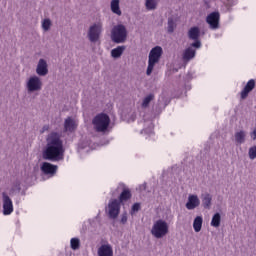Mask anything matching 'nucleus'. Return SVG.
Returning <instances> with one entry per match:
<instances>
[{"mask_svg": "<svg viewBox=\"0 0 256 256\" xmlns=\"http://www.w3.org/2000/svg\"><path fill=\"white\" fill-rule=\"evenodd\" d=\"M47 144L42 153L43 159L46 161H61L65 155L63 141L57 132H52L46 139Z\"/></svg>", "mask_w": 256, "mask_h": 256, "instance_id": "nucleus-1", "label": "nucleus"}, {"mask_svg": "<svg viewBox=\"0 0 256 256\" xmlns=\"http://www.w3.org/2000/svg\"><path fill=\"white\" fill-rule=\"evenodd\" d=\"M111 118L105 113L96 115L92 120V125L97 133H105L109 129Z\"/></svg>", "mask_w": 256, "mask_h": 256, "instance_id": "nucleus-2", "label": "nucleus"}, {"mask_svg": "<svg viewBox=\"0 0 256 256\" xmlns=\"http://www.w3.org/2000/svg\"><path fill=\"white\" fill-rule=\"evenodd\" d=\"M169 233V224L167 221L163 219H159L154 222L152 229H151V235L155 237L156 239H163L165 235Z\"/></svg>", "mask_w": 256, "mask_h": 256, "instance_id": "nucleus-3", "label": "nucleus"}, {"mask_svg": "<svg viewBox=\"0 0 256 256\" xmlns=\"http://www.w3.org/2000/svg\"><path fill=\"white\" fill-rule=\"evenodd\" d=\"M161 55H163V48H161V46H156L150 51L146 75H151V73H153L155 64L159 63Z\"/></svg>", "mask_w": 256, "mask_h": 256, "instance_id": "nucleus-4", "label": "nucleus"}, {"mask_svg": "<svg viewBox=\"0 0 256 256\" xmlns=\"http://www.w3.org/2000/svg\"><path fill=\"white\" fill-rule=\"evenodd\" d=\"M111 39L114 43H125L127 39V29L123 25L114 26Z\"/></svg>", "mask_w": 256, "mask_h": 256, "instance_id": "nucleus-5", "label": "nucleus"}, {"mask_svg": "<svg viewBox=\"0 0 256 256\" xmlns=\"http://www.w3.org/2000/svg\"><path fill=\"white\" fill-rule=\"evenodd\" d=\"M121 213V204L118 199H112L108 203V215L110 219H117Z\"/></svg>", "mask_w": 256, "mask_h": 256, "instance_id": "nucleus-6", "label": "nucleus"}, {"mask_svg": "<svg viewBox=\"0 0 256 256\" xmlns=\"http://www.w3.org/2000/svg\"><path fill=\"white\" fill-rule=\"evenodd\" d=\"M101 31H103V25L99 22L90 27L88 32V37L91 43H95L99 41V36L101 35Z\"/></svg>", "mask_w": 256, "mask_h": 256, "instance_id": "nucleus-7", "label": "nucleus"}, {"mask_svg": "<svg viewBox=\"0 0 256 256\" xmlns=\"http://www.w3.org/2000/svg\"><path fill=\"white\" fill-rule=\"evenodd\" d=\"M26 87L29 93L41 91V88L43 87V82H41V79L39 77L33 76L29 78Z\"/></svg>", "mask_w": 256, "mask_h": 256, "instance_id": "nucleus-8", "label": "nucleus"}, {"mask_svg": "<svg viewBox=\"0 0 256 256\" xmlns=\"http://www.w3.org/2000/svg\"><path fill=\"white\" fill-rule=\"evenodd\" d=\"M3 215H11L13 213V200L7 195V192L2 193Z\"/></svg>", "mask_w": 256, "mask_h": 256, "instance_id": "nucleus-9", "label": "nucleus"}, {"mask_svg": "<svg viewBox=\"0 0 256 256\" xmlns=\"http://www.w3.org/2000/svg\"><path fill=\"white\" fill-rule=\"evenodd\" d=\"M220 17L221 15L219 14V12H212L207 16L206 22L208 23V25H210L211 29H219Z\"/></svg>", "mask_w": 256, "mask_h": 256, "instance_id": "nucleus-10", "label": "nucleus"}, {"mask_svg": "<svg viewBox=\"0 0 256 256\" xmlns=\"http://www.w3.org/2000/svg\"><path fill=\"white\" fill-rule=\"evenodd\" d=\"M253 89H255V79H250L240 92L241 99H247V97H249V94L251 93V91H253Z\"/></svg>", "mask_w": 256, "mask_h": 256, "instance_id": "nucleus-11", "label": "nucleus"}, {"mask_svg": "<svg viewBox=\"0 0 256 256\" xmlns=\"http://www.w3.org/2000/svg\"><path fill=\"white\" fill-rule=\"evenodd\" d=\"M199 205H201V200H199V197L193 194L189 195L186 203V209H188V211H193V209H197Z\"/></svg>", "mask_w": 256, "mask_h": 256, "instance_id": "nucleus-12", "label": "nucleus"}, {"mask_svg": "<svg viewBox=\"0 0 256 256\" xmlns=\"http://www.w3.org/2000/svg\"><path fill=\"white\" fill-rule=\"evenodd\" d=\"M57 169V165H53L49 162H44L41 166L42 173H44V175H51L52 177L57 173Z\"/></svg>", "mask_w": 256, "mask_h": 256, "instance_id": "nucleus-13", "label": "nucleus"}, {"mask_svg": "<svg viewBox=\"0 0 256 256\" xmlns=\"http://www.w3.org/2000/svg\"><path fill=\"white\" fill-rule=\"evenodd\" d=\"M98 256H113V246H111V244L107 243V244H102L99 248H98Z\"/></svg>", "mask_w": 256, "mask_h": 256, "instance_id": "nucleus-14", "label": "nucleus"}, {"mask_svg": "<svg viewBox=\"0 0 256 256\" xmlns=\"http://www.w3.org/2000/svg\"><path fill=\"white\" fill-rule=\"evenodd\" d=\"M75 129H77V122L71 117L66 118L64 122V131L73 133Z\"/></svg>", "mask_w": 256, "mask_h": 256, "instance_id": "nucleus-15", "label": "nucleus"}, {"mask_svg": "<svg viewBox=\"0 0 256 256\" xmlns=\"http://www.w3.org/2000/svg\"><path fill=\"white\" fill-rule=\"evenodd\" d=\"M36 73L42 77L49 73V70L47 69V62L45 60H39Z\"/></svg>", "mask_w": 256, "mask_h": 256, "instance_id": "nucleus-16", "label": "nucleus"}, {"mask_svg": "<svg viewBox=\"0 0 256 256\" xmlns=\"http://www.w3.org/2000/svg\"><path fill=\"white\" fill-rule=\"evenodd\" d=\"M188 37L192 41H197L199 39V37H201V30H199V27L194 26V27L190 28L188 31Z\"/></svg>", "mask_w": 256, "mask_h": 256, "instance_id": "nucleus-17", "label": "nucleus"}, {"mask_svg": "<svg viewBox=\"0 0 256 256\" xmlns=\"http://www.w3.org/2000/svg\"><path fill=\"white\" fill-rule=\"evenodd\" d=\"M131 197H132L131 190L129 188H124L118 198V201L120 202V204L125 203V201H129Z\"/></svg>", "mask_w": 256, "mask_h": 256, "instance_id": "nucleus-18", "label": "nucleus"}, {"mask_svg": "<svg viewBox=\"0 0 256 256\" xmlns=\"http://www.w3.org/2000/svg\"><path fill=\"white\" fill-rule=\"evenodd\" d=\"M195 49L189 47L186 48L184 53H183V60L184 61H191V59H193L195 57Z\"/></svg>", "mask_w": 256, "mask_h": 256, "instance_id": "nucleus-19", "label": "nucleus"}, {"mask_svg": "<svg viewBox=\"0 0 256 256\" xmlns=\"http://www.w3.org/2000/svg\"><path fill=\"white\" fill-rule=\"evenodd\" d=\"M202 227H203V217L197 216L193 222V229H194L195 233H199V231H201Z\"/></svg>", "mask_w": 256, "mask_h": 256, "instance_id": "nucleus-20", "label": "nucleus"}, {"mask_svg": "<svg viewBox=\"0 0 256 256\" xmlns=\"http://www.w3.org/2000/svg\"><path fill=\"white\" fill-rule=\"evenodd\" d=\"M211 201H213V197H211V194L206 193L202 195V205L204 209H210Z\"/></svg>", "mask_w": 256, "mask_h": 256, "instance_id": "nucleus-21", "label": "nucleus"}, {"mask_svg": "<svg viewBox=\"0 0 256 256\" xmlns=\"http://www.w3.org/2000/svg\"><path fill=\"white\" fill-rule=\"evenodd\" d=\"M123 51H125V46H118L112 49L111 56L114 57V59H119V57L123 55Z\"/></svg>", "mask_w": 256, "mask_h": 256, "instance_id": "nucleus-22", "label": "nucleus"}, {"mask_svg": "<svg viewBox=\"0 0 256 256\" xmlns=\"http://www.w3.org/2000/svg\"><path fill=\"white\" fill-rule=\"evenodd\" d=\"M111 11L116 15H121V8H119V0H112L111 1Z\"/></svg>", "mask_w": 256, "mask_h": 256, "instance_id": "nucleus-23", "label": "nucleus"}, {"mask_svg": "<svg viewBox=\"0 0 256 256\" xmlns=\"http://www.w3.org/2000/svg\"><path fill=\"white\" fill-rule=\"evenodd\" d=\"M235 141L236 143H239V145H241L242 143H245V131L241 130L239 132H236Z\"/></svg>", "mask_w": 256, "mask_h": 256, "instance_id": "nucleus-24", "label": "nucleus"}, {"mask_svg": "<svg viewBox=\"0 0 256 256\" xmlns=\"http://www.w3.org/2000/svg\"><path fill=\"white\" fill-rule=\"evenodd\" d=\"M221 225V214L216 213L212 217L211 226L219 227Z\"/></svg>", "mask_w": 256, "mask_h": 256, "instance_id": "nucleus-25", "label": "nucleus"}, {"mask_svg": "<svg viewBox=\"0 0 256 256\" xmlns=\"http://www.w3.org/2000/svg\"><path fill=\"white\" fill-rule=\"evenodd\" d=\"M155 99V95L154 94H149L148 96H146L142 102V107L145 109L147 107H149V103H151L153 100Z\"/></svg>", "mask_w": 256, "mask_h": 256, "instance_id": "nucleus-26", "label": "nucleus"}, {"mask_svg": "<svg viewBox=\"0 0 256 256\" xmlns=\"http://www.w3.org/2000/svg\"><path fill=\"white\" fill-rule=\"evenodd\" d=\"M70 245L73 251H77V249H79V247L81 246V241L79 240V238H72L70 240Z\"/></svg>", "mask_w": 256, "mask_h": 256, "instance_id": "nucleus-27", "label": "nucleus"}, {"mask_svg": "<svg viewBox=\"0 0 256 256\" xmlns=\"http://www.w3.org/2000/svg\"><path fill=\"white\" fill-rule=\"evenodd\" d=\"M145 5L148 11H153V9H157V0H146Z\"/></svg>", "mask_w": 256, "mask_h": 256, "instance_id": "nucleus-28", "label": "nucleus"}, {"mask_svg": "<svg viewBox=\"0 0 256 256\" xmlns=\"http://www.w3.org/2000/svg\"><path fill=\"white\" fill-rule=\"evenodd\" d=\"M175 21H173V18H169L168 19V33H173L175 31Z\"/></svg>", "mask_w": 256, "mask_h": 256, "instance_id": "nucleus-29", "label": "nucleus"}, {"mask_svg": "<svg viewBox=\"0 0 256 256\" xmlns=\"http://www.w3.org/2000/svg\"><path fill=\"white\" fill-rule=\"evenodd\" d=\"M249 159L253 161V159H256V145L252 146L248 150Z\"/></svg>", "mask_w": 256, "mask_h": 256, "instance_id": "nucleus-30", "label": "nucleus"}, {"mask_svg": "<svg viewBox=\"0 0 256 256\" xmlns=\"http://www.w3.org/2000/svg\"><path fill=\"white\" fill-rule=\"evenodd\" d=\"M42 28L44 29V31H49V29L51 28V20L44 19L42 23Z\"/></svg>", "mask_w": 256, "mask_h": 256, "instance_id": "nucleus-31", "label": "nucleus"}, {"mask_svg": "<svg viewBox=\"0 0 256 256\" xmlns=\"http://www.w3.org/2000/svg\"><path fill=\"white\" fill-rule=\"evenodd\" d=\"M140 209H141V204L135 203L132 206L131 213H137V211H139Z\"/></svg>", "mask_w": 256, "mask_h": 256, "instance_id": "nucleus-32", "label": "nucleus"}, {"mask_svg": "<svg viewBox=\"0 0 256 256\" xmlns=\"http://www.w3.org/2000/svg\"><path fill=\"white\" fill-rule=\"evenodd\" d=\"M15 191H21V184L20 183H16L13 188L11 189V193H15Z\"/></svg>", "mask_w": 256, "mask_h": 256, "instance_id": "nucleus-33", "label": "nucleus"}, {"mask_svg": "<svg viewBox=\"0 0 256 256\" xmlns=\"http://www.w3.org/2000/svg\"><path fill=\"white\" fill-rule=\"evenodd\" d=\"M191 47H195L196 49H200L201 47V41L198 40H194V43L191 44Z\"/></svg>", "mask_w": 256, "mask_h": 256, "instance_id": "nucleus-34", "label": "nucleus"}, {"mask_svg": "<svg viewBox=\"0 0 256 256\" xmlns=\"http://www.w3.org/2000/svg\"><path fill=\"white\" fill-rule=\"evenodd\" d=\"M250 137L253 141H256V128L250 133Z\"/></svg>", "mask_w": 256, "mask_h": 256, "instance_id": "nucleus-35", "label": "nucleus"}, {"mask_svg": "<svg viewBox=\"0 0 256 256\" xmlns=\"http://www.w3.org/2000/svg\"><path fill=\"white\" fill-rule=\"evenodd\" d=\"M121 223L123 225H125V223H127V216L126 215H123L122 218H121Z\"/></svg>", "mask_w": 256, "mask_h": 256, "instance_id": "nucleus-36", "label": "nucleus"}, {"mask_svg": "<svg viewBox=\"0 0 256 256\" xmlns=\"http://www.w3.org/2000/svg\"><path fill=\"white\" fill-rule=\"evenodd\" d=\"M49 129V125H45L42 128V133H45V131H47Z\"/></svg>", "mask_w": 256, "mask_h": 256, "instance_id": "nucleus-37", "label": "nucleus"}]
</instances>
